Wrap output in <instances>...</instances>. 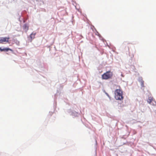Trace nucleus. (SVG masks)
I'll return each instance as SVG.
<instances>
[{"label":"nucleus","instance_id":"obj_2","mask_svg":"<svg viewBox=\"0 0 156 156\" xmlns=\"http://www.w3.org/2000/svg\"><path fill=\"white\" fill-rule=\"evenodd\" d=\"M113 75L112 73L110 71H108L102 75V79L103 80H108L111 78Z\"/></svg>","mask_w":156,"mask_h":156},{"label":"nucleus","instance_id":"obj_4","mask_svg":"<svg viewBox=\"0 0 156 156\" xmlns=\"http://www.w3.org/2000/svg\"><path fill=\"white\" fill-rule=\"evenodd\" d=\"M147 102L151 105H155L156 103L153 99V98L149 97L147 100Z\"/></svg>","mask_w":156,"mask_h":156},{"label":"nucleus","instance_id":"obj_7","mask_svg":"<svg viewBox=\"0 0 156 156\" xmlns=\"http://www.w3.org/2000/svg\"><path fill=\"white\" fill-rule=\"evenodd\" d=\"M139 82L140 83V85H141V86L142 87H144V81L143 80L142 78H140L139 79Z\"/></svg>","mask_w":156,"mask_h":156},{"label":"nucleus","instance_id":"obj_8","mask_svg":"<svg viewBox=\"0 0 156 156\" xmlns=\"http://www.w3.org/2000/svg\"><path fill=\"white\" fill-rule=\"evenodd\" d=\"M9 50L12 51L11 49L9 48H4L3 49H2L0 47V51H7Z\"/></svg>","mask_w":156,"mask_h":156},{"label":"nucleus","instance_id":"obj_3","mask_svg":"<svg viewBox=\"0 0 156 156\" xmlns=\"http://www.w3.org/2000/svg\"><path fill=\"white\" fill-rule=\"evenodd\" d=\"M9 37H0V44H2L4 42H8Z\"/></svg>","mask_w":156,"mask_h":156},{"label":"nucleus","instance_id":"obj_5","mask_svg":"<svg viewBox=\"0 0 156 156\" xmlns=\"http://www.w3.org/2000/svg\"><path fill=\"white\" fill-rule=\"evenodd\" d=\"M36 34V33H32L30 34V37H29V38L30 39H29V40L30 41V42L32 41L33 39L34 38Z\"/></svg>","mask_w":156,"mask_h":156},{"label":"nucleus","instance_id":"obj_1","mask_svg":"<svg viewBox=\"0 0 156 156\" xmlns=\"http://www.w3.org/2000/svg\"><path fill=\"white\" fill-rule=\"evenodd\" d=\"M119 89H116L115 91V98L117 100H122L123 99V94L120 86H118Z\"/></svg>","mask_w":156,"mask_h":156},{"label":"nucleus","instance_id":"obj_6","mask_svg":"<svg viewBox=\"0 0 156 156\" xmlns=\"http://www.w3.org/2000/svg\"><path fill=\"white\" fill-rule=\"evenodd\" d=\"M23 27L26 32H27L29 30V26L26 24H24L23 26Z\"/></svg>","mask_w":156,"mask_h":156}]
</instances>
